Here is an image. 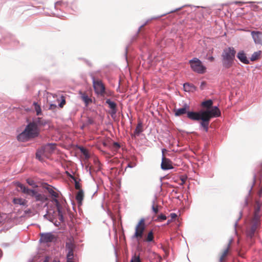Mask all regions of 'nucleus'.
<instances>
[{
  "label": "nucleus",
  "instance_id": "f257e3e1",
  "mask_svg": "<svg viewBox=\"0 0 262 262\" xmlns=\"http://www.w3.org/2000/svg\"><path fill=\"white\" fill-rule=\"evenodd\" d=\"M93 86L95 94L98 96L103 98L108 97L112 95L111 91L107 90L102 80L93 78Z\"/></svg>",
  "mask_w": 262,
  "mask_h": 262
},
{
  "label": "nucleus",
  "instance_id": "f03ea898",
  "mask_svg": "<svg viewBox=\"0 0 262 262\" xmlns=\"http://www.w3.org/2000/svg\"><path fill=\"white\" fill-rule=\"evenodd\" d=\"M236 51L233 47L225 49L222 53L223 66L228 69L230 68L233 62Z\"/></svg>",
  "mask_w": 262,
  "mask_h": 262
},
{
  "label": "nucleus",
  "instance_id": "7ed1b4c3",
  "mask_svg": "<svg viewBox=\"0 0 262 262\" xmlns=\"http://www.w3.org/2000/svg\"><path fill=\"white\" fill-rule=\"evenodd\" d=\"M16 186L20 189V190L23 193L34 197L37 201L44 202L48 200L47 198L45 195L38 193L35 190L28 188L19 182H17L16 183Z\"/></svg>",
  "mask_w": 262,
  "mask_h": 262
},
{
  "label": "nucleus",
  "instance_id": "20e7f679",
  "mask_svg": "<svg viewBox=\"0 0 262 262\" xmlns=\"http://www.w3.org/2000/svg\"><path fill=\"white\" fill-rule=\"evenodd\" d=\"M45 188L48 190V192L52 195L53 197L52 202L55 204L56 205V207L57 208V210L58 211V214L59 216V220L63 222V217L62 213L61 211V206L58 200L57 199V198L59 196V194L57 192H55L53 188L49 185H47L46 187H45Z\"/></svg>",
  "mask_w": 262,
  "mask_h": 262
},
{
  "label": "nucleus",
  "instance_id": "39448f33",
  "mask_svg": "<svg viewBox=\"0 0 262 262\" xmlns=\"http://www.w3.org/2000/svg\"><path fill=\"white\" fill-rule=\"evenodd\" d=\"M145 228V220L144 219H140L135 227V232L133 236V238L136 239L137 241L139 242L143 236Z\"/></svg>",
  "mask_w": 262,
  "mask_h": 262
},
{
  "label": "nucleus",
  "instance_id": "423d86ee",
  "mask_svg": "<svg viewBox=\"0 0 262 262\" xmlns=\"http://www.w3.org/2000/svg\"><path fill=\"white\" fill-rule=\"evenodd\" d=\"M56 144L50 143L48 144L39 149L38 150L36 154V157L39 160H41V156H45L48 157L49 155L51 154L55 150Z\"/></svg>",
  "mask_w": 262,
  "mask_h": 262
},
{
  "label": "nucleus",
  "instance_id": "0eeeda50",
  "mask_svg": "<svg viewBox=\"0 0 262 262\" xmlns=\"http://www.w3.org/2000/svg\"><path fill=\"white\" fill-rule=\"evenodd\" d=\"M192 70L199 74H204L206 72V68L204 67L200 60L197 58L189 60V61Z\"/></svg>",
  "mask_w": 262,
  "mask_h": 262
},
{
  "label": "nucleus",
  "instance_id": "6e6552de",
  "mask_svg": "<svg viewBox=\"0 0 262 262\" xmlns=\"http://www.w3.org/2000/svg\"><path fill=\"white\" fill-rule=\"evenodd\" d=\"M39 235L40 241L44 243L55 242L57 238V235L52 232L40 233Z\"/></svg>",
  "mask_w": 262,
  "mask_h": 262
},
{
  "label": "nucleus",
  "instance_id": "1a4fd4ad",
  "mask_svg": "<svg viewBox=\"0 0 262 262\" xmlns=\"http://www.w3.org/2000/svg\"><path fill=\"white\" fill-rule=\"evenodd\" d=\"M25 130L31 138L37 137L39 134V129L34 123H30L26 127Z\"/></svg>",
  "mask_w": 262,
  "mask_h": 262
},
{
  "label": "nucleus",
  "instance_id": "9d476101",
  "mask_svg": "<svg viewBox=\"0 0 262 262\" xmlns=\"http://www.w3.org/2000/svg\"><path fill=\"white\" fill-rule=\"evenodd\" d=\"M221 115V111L217 106H213L210 110L203 111V116H207L210 120L213 117H218Z\"/></svg>",
  "mask_w": 262,
  "mask_h": 262
},
{
  "label": "nucleus",
  "instance_id": "9b49d317",
  "mask_svg": "<svg viewBox=\"0 0 262 262\" xmlns=\"http://www.w3.org/2000/svg\"><path fill=\"white\" fill-rule=\"evenodd\" d=\"M161 167L164 170L172 169L173 168L172 166V162L165 157L162 158V162L161 164Z\"/></svg>",
  "mask_w": 262,
  "mask_h": 262
},
{
  "label": "nucleus",
  "instance_id": "f8f14e48",
  "mask_svg": "<svg viewBox=\"0 0 262 262\" xmlns=\"http://www.w3.org/2000/svg\"><path fill=\"white\" fill-rule=\"evenodd\" d=\"M203 116V111L200 112H187V117L192 120L199 121L201 120Z\"/></svg>",
  "mask_w": 262,
  "mask_h": 262
},
{
  "label": "nucleus",
  "instance_id": "ddd939ff",
  "mask_svg": "<svg viewBox=\"0 0 262 262\" xmlns=\"http://www.w3.org/2000/svg\"><path fill=\"white\" fill-rule=\"evenodd\" d=\"M255 43L262 45V33L258 31H253L251 33Z\"/></svg>",
  "mask_w": 262,
  "mask_h": 262
},
{
  "label": "nucleus",
  "instance_id": "4468645a",
  "mask_svg": "<svg viewBox=\"0 0 262 262\" xmlns=\"http://www.w3.org/2000/svg\"><path fill=\"white\" fill-rule=\"evenodd\" d=\"M259 225L256 223H252L249 229L247 230V235L249 237L252 238L255 234V233Z\"/></svg>",
  "mask_w": 262,
  "mask_h": 262
},
{
  "label": "nucleus",
  "instance_id": "2eb2a0df",
  "mask_svg": "<svg viewBox=\"0 0 262 262\" xmlns=\"http://www.w3.org/2000/svg\"><path fill=\"white\" fill-rule=\"evenodd\" d=\"M189 109V106L185 104L182 108L176 109L174 108L173 111L176 116H180L185 114H187V110Z\"/></svg>",
  "mask_w": 262,
  "mask_h": 262
},
{
  "label": "nucleus",
  "instance_id": "dca6fc26",
  "mask_svg": "<svg viewBox=\"0 0 262 262\" xmlns=\"http://www.w3.org/2000/svg\"><path fill=\"white\" fill-rule=\"evenodd\" d=\"M237 57L242 62L245 64H248L249 63L246 55L243 51H241L237 53Z\"/></svg>",
  "mask_w": 262,
  "mask_h": 262
},
{
  "label": "nucleus",
  "instance_id": "f3484780",
  "mask_svg": "<svg viewBox=\"0 0 262 262\" xmlns=\"http://www.w3.org/2000/svg\"><path fill=\"white\" fill-rule=\"evenodd\" d=\"M79 94L80 95L81 99L85 103V106H88L90 103H92V99L85 93L80 91Z\"/></svg>",
  "mask_w": 262,
  "mask_h": 262
},
{
  "label": "nucleus",
  "instance_id": "a211bd4d",
  "mask_svg": "<svg viewBox=\"0 0 262 262\" xmlns=\"http://www.w3.org/2000/svg\"><path fill=\"white\" fill-rule=\"evenodd\" d=\"M201 120L202 121L201 122V125L204 128L206 132H207L208 129L209 123L210 121V119H209L208 116H203Z\"/></svg>",
  "mask_w": 262,
  "mask_h": 262
},
{
  "label": "nucleus",
  "instance_id": "6ab92c4d",
  "mask_svg": "<svg viewBox=\"0 0 262 262\" xmlns=\"http://www.w3.org/2000/svg\"><path fill=\"white\" fill-rule=\"evenodd\" d=\"M230 248V243H229L228 244L227 248L225 249H224V250L223 251V252L222 253V254L220 256V262H224L226 260V259L229 254Z\"/></svg>",
  "mask_w": 262,
  "mask_h": 262
},
{
  "label": "nucleus",
  "instance_id": "aec40b11",
  "mask_svg": "<svg viewBox=\"0 0 262 262\" xmlns=\"http://www.w3.org/2000/svg\"><path fill=\"white\" fill-rule=\"evenodd\" d=\"M17 138L18 141L21 142H25L31 139L30 137L25 130L17 136Z\"/></svg>",
  "mask_w": 262,
  "mask_h": 262
},
{
  "label": "nucleus",
  "instance_id": "412c9836",
  "mask_svg": "<svg viewBox=\"0 0 262 262\" xmlns=\"http://www.w3.org/2000/svg\"><path fill=\"white\" fill-rule=\"evenodd\" d=\"M84 194L82 190H80L77 192L76 199L79 205H81L82 204V202L83 199Z\"/></svg>",
  "mask_w": 262,
  "mask_h": 262
},
{
  "label": "nucleus",
  "instance_id": "4be33fe9",
  "mask_svg": "<svg viewBox=\"0 0 262 262\" xmlns=\"http://www.w3.org/2000/svg\"><path fill=\"white\" fill-rule=\"evenodd\" d=\"M13 203L15 204L26 206L27 205V201L22 198H14L13 200Z\"/></svg>",
  "mask_w": 262,
  "mask_h": 262
},
{
  "label": "nucleus",
  "instance_id": "5701e85b",
  "mask_svg": "<svg viewBox=\"0 0 262 262\" xmlns=\"http://www.w3.org/2000/svg\"><path fill=\"white\" fill-rule=\"evenodd\" d=\"M183 89L186 92H190L195 90L196 88L192 84L185 83L183 84Z\"/></svg>",
  "mask_w": 262,
  "mask_h": 262
},
{
  "label": "nucleus",
  "instance_id": "b1692460",
  "mask_svg": "<svg viewBox=\"0 0 262 262\" xmlns=\"http://www.w3.org/2000/svg\"><path fill=\"white\" fill-rule=\"evenodd\" d=\"M106 103L108 105L109 107L112 110L114 113L116 112V104L115 102L112 101L110 99H107Z\"/></svg>",
  "mask_w": 262,
  "mask_h": 262
},
{
  "label": "nucleus",
  "instance_id": "393cba45",
  "mask_svg": "<svg viewBox=\"0 0 262 262\" xmlns=\"http://www.w3.org/2000/svg\"><path fill=\"white\" fill-rule=\"evenodd\" d=\"M154 233L152 230L150 231L147 235L146 236L145 238L144 239V241L146 242H154Z\"/></svg>",
  "mask_w": 262,
  "mask_h": 262
},
{
  "label": "nucleus",
  "instance_id": "a878e982",
  "mask_svg": "<svg viewBox=\"0 0 262 262\" xmlns=\"http://www.w3.org/2000/svg\"><path fill=\"white\" fill-rule=\"evenodd\" d=\"M32 123H34L38 128V126L45 125L46 123L45 120H43L41 118H38L36 120L33 121Z\"/></svg>",
  "mask_w": 262,
  "mask_h": 262
},
{
  "label": "nucleus",
  "instance_id": "bb28decb",
  "mask_svg": "<svg viewBox=\"0 0 262 262\" xmlns=\"http://www.w3.org/2000/svg\"><path fill=\"white\" fill-rule=\"evenodd\" d=\"M213 102L211 100H207L206 101H203L202 103V106L204 107H206L208 109L210 108L212 105Z\"/></svg>",
  "mask_w": 262,
  "mask_h": 262
},
{
  "label": "nucleus",
  "instance_id": "cd10ccee",
  "mask_svg": "<svg viewBox=\"0 0 262 262\" xmlns=\"http://www.w3.org/2000/svg\"><path fill=\"white\" fill-rule=\"evenodd\" d=\"M260 216L259 215V213H257L254 212V215L252 221V223H256L257 225H259L260 221H259Z\"/></svg>",
  "mask_w": 262,
  "mask_h": 262
},
{
  "label": "nucleus",
  "instance_id": "c85d7f7f",
  "mask_svg": "<svg viewBox=\"0 0 262 262\" xmlns=\"http://www.w3.org/2000/svg\"><path fill=\"white\" fill-rule=\"evenodd\" d=\"M142 130V124L141 123H139L134 131V135H139Z\"/></svg>",
  "mask_w": 262,
  "mask_h": 262
},
{
  "label": "nucleus",
  "instance_id": "c756f323",
  "mask_svg": "<svg viewBox=\"0 0 262 262\" xmlns=\"http://www.w3.org/2000/svg\"><path fill=\"white\" fill-rule=\"evenodd\" d=\"M67 262H74V251L68 252L67 255Z\"/></svg>",
  "mask_w": 262,
  "mask_h": 262
},
{
  "label": "nucleus",
  "instance_id": "7c9ffc66",
  "mask_svg": "<svg viewBox=\"0 0 262 262\" xmlns=\"http://www.w3.org/2000/svg\"><path fill=\"white\" fill-rule=\"evenodd\" d=\"M261 53V51H259L258 52H254L251 56L250 59L251 61H255L257 60L259 57L260 56V54Z\"/></svg>",
  "mask_w": 262,
  "mask_h": 262
},
{
  "label": "nucleus",
  "instance_id": "2f4dec72",
  "mask_svg": "<svg viewBox=\"0 0 262 262\" xmlns=\"http://www.w3.org/2000/svg\"><path fill=\"white\" fill-rule=\"evenodd\" d=\"M66 247L68 252H73L74 251L75 246L72 242H70L66 243Z\"/></svg>",
  "mask_w": 262,
  "mask_h": 262
},
{
  "label": "nucleus",
  "instance_id": "473e14b6",
  "mask_svg": "<svg viewBox=\"0 0 262 262\" xmlns=\"http://www.w3.org/2000/svg\"><path fill=\"white\" fill-rule=\"evenodd\" d=\"M159 206L158 205H156L155 202L153 203L151 209L154 215H156L159 212Z\"/></svg>",
  "mask_w": 262,
  "mask_h": 262
},
{
  "label": "nucleus",
  "instance_id": "72a5a7b5",
  "mask_svg": "<svg viewBox=\"0 0 262 262\" xmlns=\"http://www.w3.org/2000/svg\"><path fill=\"white\" fill-rule=\"evenodd\" d=\"M130 262H141L139 255L135 254V255L132 256Z\"/></svg>",
  "mask_w": 262,
  "mask_h": 262
},
{
  "label": "nucleus",
  "instance_id": "f704fd0d",
  "mask_svg": "<svg viewBox=\"0 0 262 262\" xmlns=\"http://www.w3.org/2000/svg\"><path fill=\"white\" fill-rule=\"evenodd\" d=\"M35 110L36 112L37 115H39L41 114V109L40 108V105H39L37 103H34Z\"/></svg>",
  "mask_w": 262,
  "mask_h": 262
},
{
  "label": "nucleus",
  "instance_id": "c9c22d12",
  "mask_svg": "<svg viewBox=\"0 0 262 262\" xmlns=\"http://www.w3.org/2000/svg\"><path fill=\"white\" fill-rule=\"evenodd\" d=\"M27 183L31 186H32L33 188H35L37 187V185H36V183L34 182V180H33L31 179H28L26 180Z\"/></svg>",
  "mask_w": 262,
  "mask_h": 262
},
{
  "label": "nucleus",
  "instance_id": "e433bc0d",
  "mask_svg": "<svg viewBox=\"0 0 262 262\" xmlns=\"http://www.w3.org/2000/svg\"><path fill=\"white\" fill-rule=\"evenodd\" d=\"M120 147V145L117 142H114L112 145V149L114 151H117Z\"/></svg>",
  "mask_w": 262,
  "mask_h": 262
},
{
  "label": "nucleus",
  "instance_id": "4c0bfd02",
  "mask_svg": "<svg viewBox=\"0 0 262 262\" xmlns=\"http://www.w3.org/2000/svg\"><path fill=\"white\" fill-rule=\"evenodd\" d=\"M167 217L166 216L163 214H161L160 215H158L157 219L155 220L156 221H164L166 220Z\"/></svg>",
  "mask_w": 262,
  "mask_h": 262
},
{
  "label": "nucleus",
  "instance_id": "58836bf2",
  "mask_svg": "<svg viewBox=\"0 0 262 262\" xmlns=\"http://www.w3.org/2000/svg\"><path fill=\"white\" fill-rule=\"evenodd\" d=\"M71 178L73 179H74V181H75V188L76 189H78L79 190H81L80 189L81 186H80V183L75 179L74 177L71 176Z\"/></svg>",
  "mask_w": 262,
  "mask_h": 262
},
{
  "label": "nucleus",
  "instance_id": "ea45409f",
  "mask_svg": "<svg viewBox=\"0 0 262 262\" xmlns=\"http://www.w3.org/2000/svg\"><path fill=\"white\" fill-rule=\"evenodd\" d=\"M261 205L258 202H257L256 205L255 207V212L259 213Z\"/></svg>",
  "mask_w": 262,
  "mask_h": 262
},
{
  "label": "nucleus",
  "instance_id": "a19ab883",
  "mask_svg": "<svg viewBox=\"0 0 262 262\" xmlns=\"http://www.w3.org/2000/svg\"><path fill=\"white\" fill-rule=\"evenodd\" d=\"M44 216H45V217L49 220L51 222H53L54 219L52 217H50V212H48V214L45 215Z\"/></svg>",
  "mask_w": 262,
  "mask_h": 262
},
{
  "label": "nucleus",
  "instance_id": "79ce46f5",
  "mask_svg": "<svg viewBox=\"0 0 262 262\" xmlns=\"http://www.w3.org/2000/svg\"><path fill=\"white\" fill-rule=\"evenodd\" d=\"M170 216L171 217V220H172V221L173 220H175L176 219V217H177V215L174 213H171Z\"/></svg>",
  "mask_w": 262,
  "mask_h": 262
},
{
  "label": "nucleus",
  "instance_id": "37998d69",
  "mask_svg": "<svg viewBox=\"0 0 262 262\" xmlns=\"http://www.w3.org/2000/svg\"><path fill=\"white\" fill-rule=\"evenodd\" d=\"M66 104V100L63 99L61 101V102H60V103L59 104V106L60 107H62L63 106Z\"/></svg>",
  "mask_w": 262,
  "mask_h": 262
},
{
  "label": "nucleus",
  "instance_id": "c03bdc74",
  "mask_svg": "<svg viewBox=\"0 0 262 262\" xmlns=\"http://www.w3.org/2000/svg\"><path fill=\"white\" fill-rule=\"evenodd\" d=\"M88 122L89 124H92L94 123V120L92 119L89 118L88 120Z\"/></svg>",
  "mask_w": 262,
  "mask_h": 262
},
{
  "label": "nucleus",
  "instance_id": "a18cd8bd",
  "mask_svg": "<svg viewBox=\"0 0 262 262\" xmlns=\"http://www.w3.org/2000/svg\"><path fill=\"white\" fill-rule=\"evenodd\" d=\"M55 108H56V105L55 104H51L50 106L49 109L53 110Z\"/></svg>",
  "mask_w": 262,
  "mask_h": 262
},
{
  "label": "nucleus",
  "instance_id": "49530a36",
  "mask_svg": "<svg viewBox=\"0 0 262 262\" xmlns=\"http://www.w3.org/2000/svg\"><path fill=\"white\" fill-rule=\"evenodd\" d=\"M206 85V82H204V81H203L202 83H201V84L200 85V88L201 89H204V86Z\"/></svg>",
  "mask_w": 262,
  "mask_h": 262
},
{
  "label": "nucleus",
  "instance_id": "de8ad7c7",
  "mask_svg": "<svg viewBox=\"0 0 262 262\" xmlns=\"http://www.w3.org/2000/svg\"><path fill=\"white\" fill-rule=\"evenodd\" d=\"M166 151H167V150H166V149L163 148V149H162V157H163V156H164V157H165V152Z\"/></svg>",
  "mask_w": 262,
  "mask_h": 262
},
{
  "label": "nucleus",
  "instance_id": "09e8293b",
  "mask_svg": "<svg viewBox=\"0 0 262 262\" xmlns=\"http://www.w3.org/2000/svg\"><path fill=\"white\" fill-rule=\"evenodd\" d=\"M208 60H210V61H213L214 60V58L213 56H211L208 58Z\"/></svg>",
  "mask_w": 262,
  "mask_h": 262
},
{
  "label": "nucleus",
  "instance_id": "8fccbe9b",
  "mask_svg": "<svg viewBox=\"0 0 262 262\" xmlns=\"http://www.w3.org/2000/svg\"><path fill=\"white\" fill-rule=\"evenodd\" d=\"M127 167L132 168L134 167V165L131 163H128Z\"/></svg>",
  "mask_w": 262,
  "mask_h": 262
},
{
  "label": "nucleus",
  "instance_id": "3c124183",
  "mask_svg": "<svg viewBox=\"0 0 262 262\" xmlns=\"http://www.w3.org/2000/svg\"><path fill=\"white\" fill-rule=\"evenodd\" d=\"M173 221L172 220H168V221H167V224L168 225L169 224H170V223H171Z\"/></svg>",
  "mask_w": 262,
  "mask_h": 262
},
{
  "label": "nucleus",
  "instance_id": "603ef678",
  "mask_svg": "<svg viewBox=\"0 0 262 262\" xmlns=\"http://www.w3.org/2000/svg\"><path fill=\"white\" fill-rule=\"evenodd\" d=\"M52 262H60L59 260H54Z\"/></svg>",
  "mask_w": 262,
  "mask_h": 262
},
{
  "label": "nucleus",
  "instance_id": "864d4df0",
  "mask_svg": "<svg viewBox=\"0 0 262 262\" xmlns=\"http://www.w3.org/2000/svg\"><path fill=\"white\" fill-rule=\"evenodd\" d=\"M44 262H47L46 261H45Z\"/></svg>",
  "mask_w": 262,
  "mask_h": 262
}]
</instances>
